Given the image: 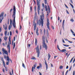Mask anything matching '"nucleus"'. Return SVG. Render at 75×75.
Listing matches in <instances>:
<instances>
[{"label":"nucleus","mask_w":75,"mask_h":75,"mask_svg":"<svg viewBox=\"0 0 75 75\" xmlns=\"http://www.w3.org/2000/svg\"><path fill=\"white\" fill-rule=\"evenodd\" d=\"M7 61H8L9 62H10V58H9V57L8 56H7Z\"/></svg>","instance_id":"18"},{"label":"nucleus","mask_w":75,"mask_h":75,"mask_svg":"<svg viewBox=\"0 0 75 75\" xmlns=\"http://www.w3.org/2000/svg\"><path fill=\"white\" fill-rule=\"evenodd\" d=\"M42 6L43 8H44V3H43L42 4Z\"/></svg>","instance_id":"47"},{"label":"nucleus","mask_w":75,"mask_h":75,"mask_svg":"<svg viewBox=\"0 0 75 75\" xmlns=\"http://www.w3.org/2000/svg\"><path fill=\"white\" fill-rule=\"evenodd\" d=\"M60 51L61 52H66V51H67V50L66 49H63L62 50H60Z\"/></svg>","instance_id":"17"},{"label":"nucleus","mask_w":75,"mask_h":75,"mask_svg":"<svg viewBox=\"0 0 75 75\" xmlns=\"http://www.w3.org/2000/svg\"><path fill=\"white\" fill-rule=\"evenodd\" d=\"M48 7L49 10H50V6H49L48 5Z\"/></svg>","instance_id":"54"},{"label":"nucleus","mask_w":75,"mask_h":75,"mask_svg":"<svg viewBox=\"0 0 75 75\" xmlns=\"http://www.w3.org/2000/svg\"><path fill=\"white\" fill-rule=\"evenodd\" d=\"M63 68V66H60L59 67V69H62Z\"/></svg>","instance_id":"33"},{"label":"nucleus","mask_w":75,"mask_h":75,"mask_svg":"<svg viewBox=\"0 0 75 75\" xmlns=\"http://www.w3.org/2000/svg\"><path fill=\"white\" fill-rule=\"evenodd\" d=\"M35 45H37V39L36 38H35Z\"/></svg>","instance_id":"19"},{"label":"nucleus","mask_w":75,"mask_h":75,"mask_svg":"<svg viewBox=\"0 0 75 75\" xmlns=\"http://www.w3.org/2000/svg\"><path fill=\"white\" fill-rule=\"evenodd\" d=\"M11 25H9V30H10V29H11Z\"/></svg>","instance_id":"42"},{"label":"nucleus","mask_w":75,"mask_h":75,"mask_svg":"<svg viewBox=\"0 0 75 75\" xmlns=\"http://www.w3.org/2000/svg\"><path fill=\"white\" fill-rule=\"evenodd\" d=\"M69 4H70V5H71V6L72 8H74V6H73V5L71 4V3H69Z\"/></svg>","instance_id":"32"},{"label":"nucleus","mask_w":75,"mask_h":75,"mask_svg":"<svg viewBox=\"0 0 75 75\" xmlns=\"http://www.w3.org/2000/svg\"><path fill=\"white\" fill-rule=\"evenodd\" d=\"M2 50L3 52L5 54H6L7 55H8V52H7V51L4 48H3L2 49Z\"/></svg>","instance_id":"6"},{"label":"nucleus","mask_w":75,"mask_h":75,"mask_svg":"<svg viewBox=\"0 0 75 75\" xmlns=\"http://www.w3.org/2000/svg\"><path fill=\"white\" fill-rule=\"evenodd\" d=\"M5 67V69L6 71H7V67H6V64H5V65H3Z\"/></svg>","instance_id":"20"},{"label":"nucleus","mask_w":75,"mask_h":75,"mask_svg":"<svg viewBox=\"0 0 75 75\" xmlns=\"http://www.w3.org/2000/svg\"><path fill=\"white\" fill-rule=\"evenodd\" d=\"M75 71H74L73 73V75H75Z\"/></svg>","instance_id":"49"},{"label":"nucleus","mask_w":75,"mask_h":75,"mask_svg":"<svg viewBox=\"0 0 75 75\" xmlns=\"http://www.w3.org/2000/svg\"><path fill=\"white\" fill-rule=\"evenodd\" d=\"M68 70H67L66 73L65 75H67V74L68 73Z\"/></svg>","instance_id":"45"},{"label":"nucleus","mask_w":75,"mask_h":75,"mask_svg":"<svg viewBox=\"0 0 75 75\" xmlns=\"http://www.w3.org/2000/svg\"><path fill=\"white\" fill-rule=\"evenodd\" d=\"M12 45H13V49H14L15 48V47H16V44L15 42L13 44V40H12Z\"/></svg>","instance_id":"12"},{"label":"nucleus","mask_w":75,"mask_h":75,"mask_svg":"<svg viewBox=\"0 0 75 75\" xmlns=\"http://www.w3.org/2000/svg\"><path fill=\"white\" fill-rule=\"evenodd\" d=\"M42 39L43 40V42L44 41H45V37L44 36L43 37Z\"/></svg>","instance_id":"34"},{"label":"nucleus","mask_w":75,"mask_h":75,"mask_svg":"<svg viewBox=\"0 0 75 75\" xmlns=\"http://www.w3.org/2000/svg\"><path fill=\"white\" fill-rule=\"evenodd\" d=\"M37 67V65L34 64L33 66V68H34V69H35V68Z\"/></svg>","instance_id":"24"},{"label":"nucleus","mask_w":75,"mask_h":75,"mask_svg":"<svg viewBox=\"0 0 75 75\" xmlns=\"http://www.w3.org/2000/svg\"><path fill=\"white\" fill-rule=\"evenodd\" d=\"M42 45L44 48H45L46 50H47V45L45 44V40L43 41V42H42Z\"/></svg>","instance_id":"5"},{"label":"nucleus","mask_w":75,"mask_h":75,"mask_svg":"<svg viewBox=\"0 0 75 75\" xmlns=\"http://www.w3.org/2000/svg\"><path fill=\"white\" fill-rule=\"evenodd\" d=\"M3 13H2L0 15V18H1V17L2 20H3V18H4L3 17Z\"/></svg>","instance_id":"10"},{"label":"nucleus","mask_w":75,"mask_h":75,"mask_svg":"<svg viewBox=\"0 0 75 75\" xmlns=\"http://www.w3.org/2000/svg\"><path fill=\"white\" fill-rule=\"evenodd\" d=\"M32 59H36L34 57H33L32 58H31Z\"/></svg>","instance_id":"36"},{"label":"nucleus","mask_w":75,"mask_h":75,"mask_svg":"<svg viewBox=\"0 0 75 75\" xmlns=\"http://www.w3.org/2000/svg\"><path fill=\"white\" fill-rule=\"evenodd\" d=\"M37 5L38 6L37 10L38 14H40V0H37Z\"/></svg>","instance_id":"3"},{"label":"nucleus","mask_w":75,"mask_h":75,"mask_svg":"<svg viewBox=\"0 0 75 75\" xmlns=\"http://www.w3.org/2000/svg\"><path fill=\"white\" fill-rule=\"evenodd\" d=\"M71 33H72L73 35H74V37H75V33H74V32L73 31V30H72V29L71 30Z\"/></svg>","instance_id":"14"},{"label":"nucleus","mask_w":75,"mask_h":75,"mask_svg":"<svg viewBox=\"0 0 75 75\" xmlns=\"http://www.w3.org/2000/svg\"><path fill=\"white\" fill-rule=\"evenodd\" d=\"M22 67H23L24 68H25V65H24V64L23 63L22 64Z\"/></svg>","instance_id":"28"},{"label":"nucleus","mask_w":75,"mask_h":75,"mask_svg":"<svg viewBox=\"0 0 75 75\" xmlns=\"http://www.w3.org/2000/svg\"><path fill=\"white\" fill-rule=\"evenodd\" d=\"M31 45L30 44H28L27 45V46L28 47H30V46Z\"/></svg>","instance_id":"41"},{"label":"nucleus","mask_w":75,"mask_h":75,"mask_svg":"<svg viewBox=\"0 0 75 75\" xmlns=\"http://www.w3.org/2000/svg\"><path fill=\"white\" fill-rule=\"evenodd\" d=\"M41 48H42V47H41V45H40V50H41Z\"/></svg>","instance_id":"64"},{"label":"nucleus","mask_w":75,"mask_h":75,"mask_svg":"<svg viewBox=\"0 0 75 75\" xmlns=\"http://www.w3.org/2000/svg\"><path fill=\"white\" fill-rule=\"evenodd\" d=\"M10 35H12V33L11 31H10Z\"/></svg>","instance_id":"48"},{"label":"nucleus","mask_w":75,"mask_h":75,"mask_svg":"<svg viewBox=\"0 0 75 75\" xmlns=\"http://www.w3.org/2000/svg\"><path fill=\"white\" fill-rule=\"evenodd\" d=\"M16 40V37L14 38L13 41H14Z\"/></svg>","instance_id":"57"},{"label":"nucleus","mask_w":75,"mask_h":75,"mask_svg":"<svg viewBox=\"0 0 75 75\" xmlns=\"http://www.w3.org/2000/svg\"><path fill=\"white\" fill-rule=\"evenodd\" d=\"M40 66H38L37 67V69H38L39 70V69H40Z\"/></svg>","instance_id":"35"},{"label":"nucleus","mask_w":75,"mask_h":75,"mask_svg":"<svg viewBox=\"0 0 75 75\" xmlns=\"http://www.w3.org/2000/svg\"><path fill=\"white\" fill-rule=\"evenodd\" d=\"M64 23H65V20H63V23H62V25L63 27L64 25Z\"/></svg>","instance_id":"31"},{"label":"nucleus","mask_w":75,"mask_h":75,"mask_svg":"<svg viewBox=\"0 0 75 75\" xmlns=\"http://www.w3.org/2000/svg\"><path fill=\"white\" fill-rule=\"evenodd\" d=\"M13 12L12 17L13 18V21H12V24L13 27L14 28L16 27V21L15 18H16V7L15 6H13Z\"/></svg>","instance_id":"1"},{"label":"nucleus","mask_w":75,"mask_h":75,"mask_svg":"<svg viewBox=\"0 0 75 75\" xmlns=\"http://www.w3.org/2000/svg\"><path fill=\"white\" fill-rule=\"evenodd\" d=\"M63 45H64V47H69V45H68L64 44H63Z\"/></svg>","instance_id":"27"},{"label":"nucleus","mask_w":75,"mask_h":75,"mask_svg":"<svg viewBox=\"0 0 75 75\" xmlns=\"http://www.w3.org/2000/svg\"><path fill=\"white\" fill-rule=\"evenodd\" d=\"M34 67H33L32 68V71L33 72H34Z\"/></svg>","instance_id":"26"},{"label":"nucleus","mask_w":75,"mask_h":75,"mask_svg":"<svg viewBox=\"0 0 75 75\" xmlns=\"http://www.w3.org/2000/svg\"><path fill=\"white\" fill-rule=\"evenodd\" d=\"M9 42H8V44H11V40H10V38H9Z\"/></svg>","instance_id":"21"},{"label":"nucleus","mask_w":75,"mask_h":75,"mask_svg":"<svg viewBox=\"0 0 75 75\" xmlns=\"http://www.w3.org/2000/svg\"><path fill=\"white\" fill-rule=\"evenodd\" d=\"M34 9L35 12H36V11H37V8H36V7H35Z\"/></svg>","instance_id":"39"},{"label":"nucleus","mask_w":75,"mask_h":75,"mask_svg":"<svg viewBox=\"0 0 75 75\" xmlns=\"http://www.w3.org/2000/svg\"><path fill=\"white\" fill-rule=\"evenodd\" d=\"M65 6L66 7V8H68V6H67V5H66V4H64Z\"/></svg>","instance_id":"46"},{"label":"nucleus","mask_w":75,"mask_h":75,"mask_svg":"<svg viewBox=\"0 0 75 75\" xmlns=\"http://www.w3.org/2000/svg\"><path fill=\"white\" fill-rule=\"evenodd\" d=\"M48 61H49L50 60V58H51V55H50V53H48Z\"/></svg>","instance_id":"16"},{"label":"nucleus","mask_w":75,"mask_h":75,"mask_svg":"<svg viewBox=\"0 0 75 75\" xmlns=\"http://www.w3.org/2000/svg\"><path fill=\"white\" fill-rule=\"evenodd\" d=\"M5 34L6 36H7V31H5Z\"/></svg>","instance_id":"44"},{"label":"nucleus","mask_w":75,"mask_h":75,"mask_svg":"<svg viewBox=\"0 0 75 75\" xmlns=\"http://www.w3.org/2000/svg\"><path fill=\"white\" fill-rule=\"evenodd\" d=\"M7 47L9 49H10V45H7Z\"/></svg>","instance_id":"37"},{"label":"nucleus","mask_w":75,"mask_h":75,"mask_svg":"<svg viewBox=\"0 0 75 75\" xmlns=\"http://www.w3.org/2000/svg\"><path fill=\"white\" fill-rule=\"evenodd\" d=\"M68 41L69 42V43H72V42H73L69 41V40H68Z\"/></svg>","instance_id":"43"},{"label":"nucleus","mask_w":75,"mask_h":75,"mask_svg":"<svg viewBox=\"0 0 75 75\" xmlns=\"http://www.w3.org/2000/svg\"><path fill=\"white\" fill-rule=\"evenodd\" d=\"M7 38L6 36L4 37V40L5 41H6L7 40Z\"/></svg>","instance_id":"30"},{"label":"nucleus","mask_w":75,"mask_h":75,"mask_svg":"<svg viewBox=\"0 0 75 75\" xmlns=\"http://www.w3.org/2000/svg\"><path fill=\"white\" fill-rule=\"evenodd\" d=\"M57 47L58 50H59L60 51V50L59 49V46L58 45H57Z\"/></svg>","instance_id":"38"},{"label":"nucleus","mask_w":75,"mask_h":75,"mask_svg":"<svg viewBox=\"0 0 75 75\" xmlns=\"http://www.w3.org/2000/svg\"><path fill=\"white\" fill-rule=\"evenodd\" d=\"M1 60L2 61L3 65H5V62L4 60H3V58H1Z\"/></svg>","instance_id":"13"},{"label":"nucleus","mask_w":75,"mask_h":75,"mask_svg":"<svg viewBox=\"0 0 75 75\" xmlns=\"http://www.w3.org/2000/svg\"><path fill=\"white\" fill-rule=\"evenodd\" d=\"M47 27L48 29L50 30V21H49V20L48 19H47Z\"/></svg>","instance_id":"7"},{"label":"nucleus","mask_w":75,"mask_h":75,"mask_svg":"<svg viewBox=\"0 0 75 75\" xmlns=\"http://www.w3.org/2000/svg\"><path fill=\"white\" fill-rule=\"evenodd\" d=\"M40 19L37 21V24H39V25H41V24L42 26H43L44 23L43 20H44V15L43 13H42V15H40Z\"/></svg>","instance_id":"2"},{"label":"nucleus","mask_w":75,"mask_h":75,"mask_svg":"<svg viewBox=\"0 0 75 75\" xmlns=\"http://www.w3.org/2000/svg\"><path fill=\"white\" fill-rule=\"evenodd\" d=\"M62 41L64 42V43H65V41L64 39H62Z\"/></svg>","instance_id":"60"},{"label":"nucleus","mask_w":75,"mask_h":75,"mask_svg":"<svg viewBox=\"0 0 75 75\" xmlns=\"http://www.w3.org/2000/svg\"><path fill=\"white\" fill-rule=\"evenodd\" d=\"M2 45L3 46H5V44H4V43H3L2 44Z\"/></svg>","instance_id":"63"},{"label":"nucleus","mask_w":75,"mask_h":75,"mask_svg":"<svg viewBox=\"0 0 75 75\" xmlns=\"http://www.w3.org/2000/svg\"><path fill=\"white\" fill-rule=\"evenodd\" d=\"M42 30L41 29L40 30V34H42Z\"/></svg>","instance_id":"58"},{"label":"nucleus","mask_w":75,"mask_h":75,"mask_svg":"<svg viewBox=\"0 0 75 75\" xmlns=\"http://www.w3.org/2000/svg\"><path fill=\"white\" fill-rule=\"evenodd\" d=\"M52 29H53V30H54V27H53V26H52Z\"/></svg>","instance_id":"56"},{"label":"nucleus","mask_w":75,"mask_h":75,"mask_svg":"<svg viewBox=\"0 0 75 75\" xmlns=\"http://www.w3.org/2000/svg\"><path fill=\"white\" fill-rule=\"evenodd\" d=\"M2 71H3V72H5V71H4V69H2Z\"/></svg>","instance_id":"61"},{"label":"nucleus","mask_w":75,"mask_h":75,"mask_svg":"<svg viewBox=\"0 0 75 75\" xmlns=\"http://www.w3.org/2000/svg\"><path fill=\"white\" fill-rule=\"evenodd\" d=\"M4 58L5 59L6 58V56L5 55L4 56Z\"/></svg>","instance_id":"62"},{"label":"nucleus","mask_w":75,"mask_h":75,"mask_svg":"<svg viewBox=\"0 0 75 75\" xmlns=\"http://www.w3.org/2000/svg\"><path fill=\"white\" fill-rule=\"evenodd\" d=\"M3 19H1L0 18V23H1V22H2V20Z\"/></svg>","instance_id":"51"},{"label":"nucleus","mask_w":75,"mask_h":75,"mask_svg":"<svg viewBox=\"0 0 75 75\" xmlns=\"http://www.w3.org/2000/svg\"><path fill=\"white\" fill-rule=\"evenodd\" d=\"M45 4H47V0H45Z\"/></svg>","instance_id":"53"},{"label":"nucleus","mask_w":75,"mask_h":75,"mask_svg":"<svg viewBox=\"0 0 75 75\" xmlns=\"http://www.w3.org/2000/svg\"><path fill=\"white\" fill-rule=\"evenodd\" d=\"M10 25H12V20L11 19L10 20Z\"/></svg>","instance_id":"25"},{"label":"nucleus","mask_w":75,"mask_h":75,"mask_svg":"<svg viewBox=\"0 0 75 75\" xmlns=\"http://www.w3.org/2000/svg\"><path fill=\"white\" fill-rule=\"evenodd\" d=\"M36 52H38V57H39L40 56V49H39V46L38 45L36 47Z\"/></svg>","instance_id":"4"},{"label":"nucleus","mask_w":75,"mask_h":75,"mask_svg":"<svg viewBox=\"0 0 75 75\" xmlns=\"http://www.w3.org/2000/svg\"><path fill=\"white\" fill-rule=\"evenodd\" d=\"M45 63L46 65V70H47L48 69V65L47 64V62H46V60H45Z\"/></svg>","instance_id":"15"},{"label":"nucleus","mask_w":75,"mask_h":75,"mask_svg":"<svg viewBox=\"0 0 75 75\" xmlns=\"http://www.w3.org/2000/svg\"><path fill=\"white\" fill-rule=\"evenodd\" d=\"M74 57L71 59L70 61V63H71V62H72V61H73V59H74Z\"/></svg>","instance_id":"29"},{"label":"nucleus","mask_w":75,"mask_h":75,"mask_svg":"<svg viewBox=\"0 0 75 75\" xmlns=\"http://www.w3.org/2000/svg\"><path fill=\"white\" fill-rule=\"evenodd\" d=\"M39 67H40V68H42V64H39Z\"/></svg>","instance_id":"23"},{"label":"nucleus","mask_w":75,"mask_h":75,"mask_svg":"<svg viewBox=\"0 0 75 75\" xmlns=\"http://www.w3.org/2000/svg\"><path fill=\"white\" fill-rule=\"evenodd\" d=\"M66 11H67V14H69V12H68V10H66Z\"/></svg>","instance_id":"59"},{"label":"nucleus","mask_w":75,"mask_h":75,"mask_svg":"<svg viewBox=\"0 0 75 75\" xmlns=\"http://www.w3.org/2000/svg\"><path fill=\"white\" fill-rule=\"evenodd\" d=\"M45 29H44V34H45Z\"/></svg>","instance_id":"52"},{"label":"nucleus","mask_w":75,"mask_h":75,"mask_svg":"<svg viewBox=\"0 0 75 75\" xmlns=\"http://www.w3.org/2000/svg\"><path fill=\"white\" fill-rule=\"evenodd\" d=\"M3 27L4 30H7V25H3Z\"/></svg>","instance_id":"9"},{"label":"nucleus","mask_w":75,"mask_h":75,"mask_svg":"<svg viewBox=\"0 0 75 75\" xmlns=\"http://www.w3.org/2000/svg\"><path fill=\"white\" fill-rule=\"evenodd\" d=\"M70 2L72 4H73V1H72V0H71L70 1Z\"/></svg>","instance_id":"55"},{"label":"nucleus","mask_w":75,"mask_h":75,"mask_svg":"<svg viewBox=\"0 0 75 75\" xmlns=\"http://www.w3.org/2000/svg\"><path fill=\"white\" fill-rule=\"evenodd\" d=\"M47 35L48 36V35H49V33L48 32V29H47Z\"/></svg>","instance_id":"22"},{"label":"nucleus","mask_w":75,"mask_h":75,"mask_svg":"<svg viewBox=\"0 0 75 75\" xmlns=\"http://www.w3.org/2000/svg\"><path fill=\"white\" fill-rule=\"evenodd\" d=\"M70 21H72V22H73L74 21V19H71Z\"/></svg>","instance_id":"50"},{"label":"nucleus","mask_w":75,"mask_h":75,"mask_svg":"<svg viewBox=\"0 0 75 75\" xmlns=\"http://www.w3.org/2000/svg\"><path fill=\"white\" fill-rule=\"evenodd\" d=\"M33 25L34 26V31H35L36 30V28L37 27V24L36 23H34L33 24Z\"/></svg>","instance_id":"8"},{"label":"nucleus","mask_w":75,"mask_h":75,"mask_svg":"<svg viewBox=\"0 0 75 75\" xmlns=\"http://www.w3.org/2000/svg\"><path fill=\"white\" fill-rule=\"evenodd\" d=\"M9 64V62H6V65H8Z\"/></svg>","instance_id":"40"},{"label":"nucleus","mask_w":75,"mask_h":75,"mask_svg":"<svg viewBox=\"0 0 75 75\" xmlns=\"http://www.w3.org/2000/svg\"><path fill=\"white\" fill-rule=\"evenodd\" d=\"M38 28H37L36 30V34L38 36L39 35V33L38 32Z\"/></svg>","instance_id":"11"}]
</instances>
